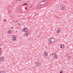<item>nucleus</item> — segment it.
Masks as SVG:
<instances>
[{
  "label": "nucleus",
  "mask_w": 73,
  "mask_h": 73,
  "mask_svg": "<svg viewBox=\"0 0 73 73\" xmlns=\"http://www.w3.org/2000/svg\"><path fill=\"white\" fill-rule=\"evenodd\" d=\"M43 33L42 32H40L39 34V36L40 37H42L43 36Z\"/></svg>",
  "instance_id": "nucleus-10"
},
{
  "label": "nucleus",
  "mask_w": 73,
  "mask_h": 73,
  "mask_svg": "<svg viewBox=\"0 0 73 73\" xmlns=\"http://www.w3.org/2000/svg\"><path fill=\"white\" fill-rule=\"evenodd\" d=\"M67 56H68V57H69V58H70L72 57V55L70 54H67Z\"/></svg>",
  "instance_id": "nucleus-13"
},
{
  "label": "nucleus",
  "mask_w": 73,
  "mask_h": 73,
  "mask_svg": "<svg viewBox=\"0 0 73 73\" xmlns=\"http://www.w3.org/2000/svg\"><path fill=\"white\" fill-rule=\"evenodd\" d=\"M16 22L15 23H17V22H18V21H15Z\"/></svg>",
  "instance_id": "nucleus-26"
},
{
  "label": "nucleus",
  "mask_w": 73,
  "mask_h": 73,
  "mask_svg": "<svg viewBox=\"0 0 73 73\" xmlns=\"http://www.w3.org/2000/svg\"><path fill=\"white\" fill-rule=\"evenodd\" d=\"M56 32L58 33H60V32H61V29H58L56 31Z\"/></svg>",
  "instance_id": "nucleus-11"
},
{
  "label": "nucleus",
  "mask_w": 73,
  "mask_h": 73,
  "mask_svg": "<svg viewBox=\"0 0 73 73\" xmlns=\"http://www.w3.org/2000/svg\"><path fill=\"white\" fill-rule=\"evenodd\" d=\"M3 71H0V73H3Z\"/></svg>",
  "instance_id": "nucleus-20"
},
{
  "label": "nucleus",
  "mask_w": 73,
  "mask_h": 73,
  "mask_svg": "<svg viewBox=\"0 0 73 73\" xmlns=\"http://www.w3.org/2000/svg\"><path fill=\"white\" fill-rule=\"evenodd\" d=\"M26 5L27 6V5H27V3H25L23 4L22 5H23V6H24V5Z\"/></svg>",
  "instance_id": "nucleus-18"
},
{
  "label": "nucleus",
  "mask_w": 73,
  "mask_h": 73,
  "mask_svg": "<svg viewBox=\"0 0 73 73\" xmlns=\"http://www.w3.org/2000/svg\"><path fill=\"white\" fill-rule=\"evenodd\" d=\"M11 29H13V27H11Z\"/></svg>",
  "instance_id": "nucleus-27"
},
{
  "label": "nucleus",
  "mask_w": 73,
  "mask_h": 73,
  "mask_svg": "<svg viewBox=\"0 0 73 73\" xmlns=\"http://www.w3.org/2000/svg\"><path fill=\"white\" fill-rule=\"evenodd\" d=\"M29 30V29L28 28H25L23 29H22V31L23 32H28Z\"/></svg>",
  "instance_id": "nucleus-8"
},
{
  "label": "nucleus",
  "mask_w": 73,
  "mask_h": 73,
  "mask_svg": "<svg viewBox=\"0 0 73 73\" xmlns=\"http://www.w3.org/2000/svg\"><path fill=\"white\" fill-rule=\"evenodd\" d=\"M60 9L61 11H64L65 9V6L64 5H62L60 7Z\"/></svg>",
  "instance_id": "nucleus-7"
},
{
  "label": "nucleus",
  "mask_w": 73,
  "mask_h": 73,
  "mask_svg": "<svg viewBox=\"0 0 73 73\" xmlns=\"http://www.w3.org/2000/svg\"><path fill=\"white\" fill-rule=\"evenodd\" d=\"M4 60V57L1 56L0 57V61L2 62Z\"/></svg>",
  "instance_id": "nucleus-9"
},
{
  "label": "nucleus",
  "mask_w": 73,
  "mask_h": 73,
  "mask_svg": "<svg viewBox=\"0 0 73 73\" xmlns=\"http://www.w3.org/2000/svg\"><path fill=\"white\" fill-rule=\"evenodd\" d=\"M20 11H22V9H20Z\"/></svg>",
  "instance_id": "nucleus-28"
},
{
  "label": "nucleus",
  "mask_w": 73,
  "mask_h": 73,
  "mask_svg": "<svg viewBox=\"0 0 73 73\" xmlns=\"http://www.w3.org/2000/svg\"><path fill=\"white\" fill-rule=\"evenodd\" d=\"M42 6L41 5H39L37 6V8L38 9H39V8H42Z\"/></svg>",
  "instance_id": "nucleus-15"
},
{
  "label": "nucleus",
  "mask_w": 73,
  "mask_h": 73,
  "mask_svg": "<svg viewBox=\"0 0 73 73\" xmlns=\"http://www.w3.org/2000/svg\"><path fill=\"white\" fill-rule=\"evenodd\" d=\"M21 0H18V1H21Z\"/></svg>",
  "instance_id": "nucleus-29"
},
{
  "label": "nucleus",
  "mask_w": 73,
  "mask_h": 73,
  "mask_svg": "<svg viewBox=\"0 0 73 73\" xmlns=\"http://www.w3.org/2000/svg\"><path fill=\"white\" fill-rule=\"evenodd\" d=\"M35 65L36 66L40 67L42 66V64L40 63H39V62H36L35 63Z\"/></svg>",
  "instance_id": "nucleus-4"
},
{
  "label": "nucleus",
  "mask_w": 73,
  "mask_h": 73,
  "mask_svg": "<svg viewBox=\"0 0 73 73\" xmlns=\"http://www.w3.org/2000/svg\"><path fill=\"white\" fill-rule=\"evenodd\" d=\"M13 23H16V21H15V20H13Z\"/></svg>",
  "instance_id": "nucleus-22"
},
{
  "label": "nucleus",
  "mask_w": 73,
  "mask_h": 73,
  "mask_svg": "<svg viewBox=\"0 0 73 73\" xmlns=\"http://www.w3.org/2000/svg\"><path fill=\"white\" fill-rule=\"evenodd\" d=\"M55 41V39L54 37H52L49 39L48 40V44L50 45V44H52V43H53V42H54V41Z\"/></svg>",
  "instance_id": "nucleus-1"
},
{
  "label": "nucleus",
  "mask_w": 73,
  "mask_h": 73,
  "mask_svg": "<svg viewBox=\"0 0 73 73\" xmlns=\"http://www.w3.org/2000/svg\"><path fill=\"white\" fill-rule=\"evenodd\" d=\"M17 38V36L16 35H13L12 36V41H16Z\"/></svg>",
  "instance_id": "nucleus-3"
},
{
  "label": "nucleus",
  "mask_w": 73,
  "mask_h": 73,
  "mask_svg": "<svg viewBox=\"0 0 73 73\" xmlns=\"http://www.w3.org/2000/svg\"><path fill=\"white\" fill-rule=\"evenodd\" d=\"M60 48H64V44H61L60 45Z\"/></svg>",
  "instance_id": "nucleus-14"
},
{
  "label": "nucleus",
  "mask_w": 73,
  "mask_h": 73,
  "mask_svg": "<svg viewBox=\"0 0 73 73\" xmlns=\"http://www.w3.org/2000/svg\"><path fill=\"white\" fill-rule=\"evenodd\" d=\"M8 32L9 33V34H11V33H12V31H11L10 30H9L8 31Z\"/></svg>",
  "instance_id": "nucleus-17"
},
{
  "label": "nucleus",
  "mask_w": 73,
  "mask_h": 73,
  "mask_svg": "<svg viewBox=\"0 0 73 73\" xmlns=\"http://www.w3.org/2000/svg\"><path fill=\"white\" fill-rule=\"evenodd\" d=\"M40 3L41 5H44V4H45V2H44V1L40 2Z\"/></svg>",
  "instance_id": "nucleus-12"
},
{
  "label": "nucleus",
  "mask_w": 73,
  "mask_h": 73,
  "mask_svg": "<svg viewBox=\"0 0 73 73\" xmlns=\"http://www.w3.org/2000/svg\"><path fill=\"white\" fill-rule=\"evenodd\" d=\"M1 50V48H0V51Z\"/></svg>",
  "instance_id": "nucleus-30"
},
{
  "label": "nucleus",
  "mask_w": 73,
  "mask_h": 73,
  "mask_svg": "<svg viewBox=\"0 0 73 73\" xmlns=\"http://www.w3.org/2000/svg\"><path fill=\"white\" fill-rule=\"evenodd\" d=\"M1 52L0 51V55H1Z\"/></svg>",
  "instance_id": "nucleus-25"
},
{
  "label": "nucleus",
  "mask_w": 73,
  "mask_h": 73,
  "mask_svg": "<svg viewBox=\"0 0 73 73\" xmlns=\"http://www.w3.org/2000/svg\"><path fill=\"white\" fill-rule=\"evenodd\" d=\"M30 8H32V7L31 6H30Z\"/></svg>",
  "instance_id": "nucleus-23"
},
{
  "label": "nucleus",
  "mask_w": 73,
  "mask_h": 73,
  "mask_svg": "<svg viewBox=\"0 0 73 73\" xmlns=\"http://www.w3.org/2000/svg\"><path fill=\"white\" fill-rule=\"evenodd\" d=\"M50 56H52V58L54 59H55L56 60L58 59V57L57 56V55L56 53L51 54Z\"/></svg>",
  "instance_id": "nucleus-2"
},
{
  "label": "nucleus",
  "mask_w": 73,
  "mask_h": 73,
  "mask_svg": "<svg viewBox=\"0 0 73 73\" xmlns=\"http://www.w3.org/2000/svg\"><path fill=\"white\" fill-rule=\"evenodd\" d=\"M30 34V32L29 31H28L27 32H25L24 34L23 35V36H25V37H28L29 36V35Z\"/></svg>",
  "instance_id": "nucleus-5"
},
{
  "label": "nucleus",
  "mask_w": 73,
  "mask_h": 73,
  "mask_svg": "<svg viewBox=\"0 0 73 73\" xmlns=\"http://www.w3.org/2000/svg\"><path fill=\"white\" fill-rule=\"evenodd\" d=\"M18 25H20V23H18Z\"/></svg>",
  "instance_id": "nucleus-24"
},
{
  "label": "nucleus",
  "mask_w": 73,
  "mask_h": 73,
  "mask_svg": "<svg viewBox=\"0 0 73 73\" xmlns=\"http://www.w3.org/2000/svg\"><path fill=\"white\" fill-rule=\"evenodd\" d=\"M3 21L5 23V22H7V20H6V19H4V20Z\"/></svg>",
  "instance_id": "nucleus-19"
},
{
  "label": "nucleus",
  "mask_w": 73,
  "mask_h": 73,
  "mask_svg": "<svg viewBox=\"0 0 73 73\" xmlns=\"http://www.w3.org/2000/svg\"><path fill=\"white\" fill-rule=\"evenodd\" d=\"M44 1L45 4H46V3H47L48 2V1H49V0H45Z\"/></svg>",
  "instance_id": "nucleus-16"
},
{
  "label": "nucleus",
  "mask_w": 73,
  "mask_h": 73,
  "mask_svg": "<svg viewBox=\"0 0 73 73\" xmlns=\"http://www.w3.org/2000/svg\"><path fill=\"white\" fill-rule=\"evenodd\" d=\"M63 73V71H61L60 72V73Z\"/></svg>",
  "instance_id": "nucleus-21"
},
{
  "label": "nucleus",
  "mask_w": 73,
  "mask_h": 73,
  "mask_svg": "<svg viewBox=\"0 0 73 73\" xmlns=\"http://www.w3.org/2000/svg\"><path fill=\"white\" fill-rule=\"evenodd\" d=\"M43 56L44 57L47 58L48 56V54L46 51H44L43 54Z\"/></svg>",
  "instance_id": "nucleus-6"
}]
</instances>
